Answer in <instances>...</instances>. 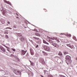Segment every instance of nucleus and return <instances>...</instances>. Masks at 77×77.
I'll return each instance as SVG.
<instances>
[{
  "mask_svg": "<svg viewBox=\"0 0 77 77\" xmlns=\"http://www.w3.org/2000/svg\"><path fill=\"white\" fill-rule=\"evenodd\" d=\"M43 48L46 51H50V48L48 47V46H47L46 45H44L43 46Z\"/></svg>",
  "mask_w": 77,
  "mask_h": 77,
  "instance_id": "obj_1",
  "label": "nucleus"
},
{
  "mask_svg": "<svg viewBox=\"0 0 77 77\" xmlns=\"http://www.w3.org/2000/svg\"><path fill=\"white\" fill-rule=\"evenodd\" d=\"M29 50L30 51V53L31 55H32V56L34 55L35 53H34V51H33V49H32V48H30Z\"/></svg>",
  "mask_w": 77,
  "mask_h": 77,
  "instance_id": "obj_2",
  "label": "nucleus"
},
{
  "mask_svg": "<svg viewBox=\"0 0 77 77\" xmlns=\"http://www.w3.org/2000/svg\"><path fill=\"white\" fill-rule=\"evenodd\" d=\"M47 38H48L49 39H52V40H56L57 41H59V40L57 39V38L55 37H53V38H50V37H48V36H47Z\"/></svg>",
  "mask_w": 77,
  "mask_h": 77,
  "instance_id": "obj_3",
  "label": "nucleus"
},
{
  "mask_svg": "<svg viewBox=\"0 0 77 77\" xmlns=\"http://www.w3.org/2000/svg\"><path fill=\"white\" fill-rule=\"evenodd\" d=\"M14 72L17 75H18V74H20L21 72L20 71H18L17 70H15L14 71Z\"/></svg>",
  "mask_w": 77,
  "mask_h": 77,
  "instance_id": "obj_4",
  "label": "nucleus"
},
{
  "mask_svg": "<svg viewBox=\"0 0 77 77\" xmlns=\"http://www.w3.org/2000/svg\"><path fill=\"white\" fill-rule=\"evenodd\" d=\"M69 58H71V57L69 55H67L66 56V59L67 61H68V62H69V61H70V59H69Z\"/></svg>",
  "mask_w": 77,
  "mask_h": 77,
  "instance_id": "obj_5",
  "label": "nucleus"
},
{
  "mask_svg": "<svg viewBox=\"0 0 77 77\" xmlns=\"http://www.w3.org/2000/svg\"><path fill=\"white\" fill-rule=\"evenodd\" d=\"M52 45L54 46L55 47H56V48H59V45L56 44V43H53Z\"/></svg>",
  "mask_w": 77,
  "mask_h": 77,
  "instance_id": "obj_6",
  "label": "nucleus"
},
{
  "mask_svg": "<svg viewBox=\"0 0 77 77\" xmlns=\"http://www.w3.org/2000/svg\"><path fill=\"white\" fill-rule=\"evenodd\" d=\"M26 51L23 50H22L21 51V55H24V54H26Z\"/></svg>",
  "mask_w": 77,
  "mask_h": 77,
  "instance_id": "obj_7",
  "label": "nucleus"
},
{
  "mask_svg": "<svg viewBox=\"0 0 77 77\" xmlns=\"http://www.w3.org/2000/svg\"><path fill=\"white\" fill-rule=\"evenodd\" d=\"M33 39H37V40H39V41L40 42H41V39H39V38L36 37H33Z\"/></svg>",
  "mask_w": 77,
  "mask_h": 77,
  "instance_id": "obj_8",
  "label": "nucleus"
},
{
  "mask_svg": "<svg viewBox=\"0 0 77 77\" xmlns=\"http://www.w3.org/2000/svg\"><path fill=\"white\" fill-rule=\"evenodd\" d=\"M0 48L1 50L3 51L4 52H5L6 51V50L5 49H4V48L2 46L0 47Z\"/></svg>",
  "mask_w": 77,
  "mask_h": 77,
  "instance_id": "obj_9",
  "label": "nucleus"
},
{
  "mask_svg": "<svg viewBox=\"0 0 77 77\" xmlns=\"http://www.w3.org/2000/svg\"><path fill=\"white\" fill-rule=\"evenodd\" d=\"M20 40L21 41L24 42L25 41V38L22 37L20 38Z\"/></svg>",
  "mask_w": 77,
  "mask_h": 77,
  "instance_id": "obj_10",
  "label": "nucleus"
},
{
  "mask_svg": "<svg viewBox=\"0 0 77 77\" xmlns=\"http://www.w3.org/2000/svg\"><path fill=\"white\" fill-rule=\"evenodd\" d=\"M35 34L36 36H41V35L40 34L38 33L37 32H35Z\"/></svg>",
  "mask_w": 77,
  "mask_h": 77,
  "instance_id": "obj_11",
  "label": "nucleus"
},
{
  "mask_svg": "<svg viewBox=\"0 0 77 77\" xmlns=\"http://www.w3.org/2000/svg\"><path fill=\"white\" fill-rule=\"evenodd\" d=\"M43 43L44 44H46L47 45H49V44H48V43L47 42H46V41H45L44 40H43Z\"/></svg>",
  "mask_w": 77,
  "mask_h": 77,
  "instance_id": "obj_12",
  "label": "nucleus"
},
{
  "mask_svg": "<svg viewBox=\"0 0 77 77\" xmlns=\"http://www.w3.org/2000/svg\"><path fill=\"white\" fill-rule=\"evenodd\" d=\"M48 41L51 43H53V41L50 39L48 40Z\"/></svg>",
  "mask_w": 77,
  "mask_h": 77,
  "instance_id": "obj_13",
  "label": "nucleus"
},
{
  "mask_svg": "<svg viewBox=\"0 0 77 77\" xmlns=\"http://www.w3.org/2000/svg\"><path fill=\"white\" fill-rule=\"evenodd\" d=\"M5 3H8V4L9 5H11V3L9 2H8L7 1H5Z\"/></svg>",
  "mask_w": 77,
  "mask_h": 77,
  "instance_id": "obj_14",
  "label": "nucleus"
},
{
  "mask_svg": "<svg viewBox=\"0 0 77 77\" xmlns=\"http://www.w3.org/2000/svg\"><path fill=\"white\" fill-rule=\"evenodd\" d=\"M42 53H44V54L45 56H46V55H47V54L46 53V52H45L44 51H42Z\"/></svg>",
  "mask_w": 77,
  "mask_h": 77,
  "instance_id": "obj_15",
  "label": "nucleus"
},
{
  "mask_svg": "<svg viewBox=\"0 0 77 77\" xmlns=\"http://www.w3.org/2000/svg\"><path fill=\"white\" fill-rule=\"evenodd\" d=\"M15 59L16 62H18V61H19V59H18V58H16Z\"/></svg>",
  "mask_w": 77,
  "mask_h": 77,
  "instance_id": "obj_16",
  "label": "nucleus"
},
{
  "mask_svg": "<svg viewBox=\"0 0 77 77\" xmlns=\"http://www.w3.org/2000/svg\"><path fill=\"white\" fill-rule=\"evenodd\" d=\"M35 48H38V47H39V45H36V44H35Z\"/></svg>",
  "mask_w": 77,
  "mask_h": 77,
  "instance_id": "obj_17",
  "label": "nucleus"
},
{
  "mask_svg": "<svg viewBox=\"0 0 77 77\" xmlns=\"http://www.w3.org/2000/svg\"><path fill=\"white\" fill-rule=\"evenodd\" d=\"M29 41H30V42H31L32 43V44H34V42H33V41L30 40Z\"/></svg>",
  "mask_w": 77,
  "mask_h": 77,
  "instance_id": "obj_18",
  "label": "nucleus"
},
{
  "mask_svg": "<svg viewBox=\"0 0 77 77\" xmlns=\"http://www.w3.org/2000/svg\"><path fill=\"white\" fill-rule=\"evenodd\" d=\"M63 53H64V54L65 55L66 54H68V52H63Z\"/></svg>",
  "mask_w": 77,
  "mask_h": 77,
  "instance_id": "obj_19",
  "label": "nucleus"
},
{
  "mask_svg": "<svg viewBox=\"0 0 77 77\" xmlns=\"http://www.w3.org/2000/svg\"><path fill=\"white\" fill-rule=\"evenodd\" d=\"M68 37L69 38H71V34H69L67 35Z\"/></svg>",
  "mask_w": 77,
  "mask_h": 77,
  "instance_id": "obj_20",
  "label": "nucleus"
},
{
  "mask_svg": "<svg viewBox=\"0 0 77 77\" xmlns=\"http://www.w3.org/2000/svg\"><path fill=\"white\" fill-rule=\"evenodd\" d=\"M58 54L59 56H62V53H58Z\"/></svg>",
  "mask_w": 77,
  "mask_h": 77,
  "instance_id": "obj_21",
  "label": "nucleus"
},
{
  "mask_svg": "<svg viewBox=\"0 0 77 77\" xmlns=\"http://www.w3.org/2000/svg\"><path fill=\"white\" fill-rule=\"evenodd\" d=\"M67 46L68 47H70V46H71V45L70 44H67Z\"/></svg>",
  "mask_w": 77,
  "mask_h": 77,
  "instance_id": "obj_22",
  "label": "nucleus"
},
{
  "mask_svg": "<svg viewBox=\"0 0 77 77\" xmlns=\"http://www.w3.org/2000/svg\"><path fill=\"white\" fill-rule=\"evenodd\" d=\"M12 29V28L10 27H7L5 28L6 29Z\"/></svg>",
  "mask_w": 77,
  "mask_h": 77,
  "instance_id": "obj_23",
  "label": "nucleus"
},
{
  "mask_svg": "<svg viewBox=\"0 0 77 77\" xmlns=\"http://www.w3.org/2000/svg\"><path fill=\"white\" fill-rule=\"evenodd\" d=\"M11 50L13 51H15L16 50L15 49H13V48H12Z\"/></svg>",
  "mask_w": 77,
  "mask_h": 77,
  "instance_id": "obj_24",
  "label": "nucleus"
},
{
  "mask_svg": "<svg viewBox=\"0 0 77 77\" xmlns=\"http://www.w3.org/2000/svg\"><path fill=\"white\" fill-rule=\"evenodd\" d=\"M48 77H53L51 75H50L48 76Z\"/></svg>",
  "mask_w": 77,
  "mask_h": 77,
  "instance_id": "obj_25",
  "label": "nucleus"
},
{
  "mask_svg": "<svg viewBox=\"0 0 77 77\" xmlns=\"http://www.w3.org/2000/svg\"><path fill=\"white\" fill-rule=\"evenodd\" d=\"M31 65H32V66H33V63L32 62L31 63Z\"/></svg>",
  "mask_w": 77,
  "mask_h": 77,
  "instance_id": "obj_26",
  "label": "nucleus"
},
{
  "mask_svg": "<svg viewBox=\"0 0 77 77\" xmlns=\"http://www.w3.org/2000/svg\"><path fill=\"white\" fill-rule=\"evenodd\" d=\"M13 27H14V28H17V27L16 26L14 25V26H13Z\"/></svg>",
  "mask_w": 77,
  "mask_h": 77,
  "instance_id": "obj_27",
  "label": "nucleus"
},
{
  "mask_svg": "<svg viewBox=\"0 0 77 77\" xmlns=\"http://www.w3.org/2000/svg\"><path fill=\"white\" fill-rule=\"evenodd\" d=\"M11 57H14V55H13V54H11Z\"/></svg>",
  "mask_w": 77,
  "mask_h": 77,
  "instance_id": "obj_28",
  "label": "nucleus"
},
{
  "mask_svg": "<svg viewBox=\"0 0 77 77\" xmlns=\"http://www.w3.org/2000/svg\"><path fill=\"white\" fill-rule=\"evenodd\" d=\"M74 39L75 40V41H77V39H76V38H74Z\"/></svg>",
  "mask_w": 77,
  "mask_h": 77,
  "instance_id": "obj_29",
  "label": "nucleus"
},
{
  "mask_svg": "<svg viewBox=\"0 0 77 77\" xmlns=\"http://www.w3.org/2000/svg\"><path fill=\"white\" fill-rule=\"evenodd\" d=\"M34 31H36V32H38V31H37V30H36V29H34Z\"/></svg>",
  "mask_w": 77,
  "mask_h": 77,
  "instance_id": "obj_30",
  "label": "nucleus"
},
{
  "mask_svg": "<svg viewBox=\"0 0 77 77\" xmlns=\"http://www.w3.org/2000/svg\"><path fill=\"white\" fill-rule=\"evenodd\" d=\"M29 56V54H27L26 55V56H27V57H28V56Z\"/></svg>",
  "mask_w": 77,
  "mask_h": 77,
  "instance_id": "obj_31",
  "label": "nucleus"
},
{
  "mask_svg": "<svg viewBox=\"0 0 77 77\" xmlns=\"http://www.w3.org/2000/svg\"><path fill=\"white\" fill-rule=\"evenodd\" d=\"M69 47H70V48H73V47H72L71 46V45Z\"/></svg>",
  "mask_w": 77,
  "mask_h": 77,
  "instance_id": "obj_32",
  "label": "nucleus"
},
{
  "mask_svg": "<svg viewBox=\"0 0 77 77\" xmlns=\"http://www.w3.org/2000/svg\"><path fill=\"white\" fill-rule=\"evenodd\" d=\"M41 60L42 61V62H44V60L43 59H42Z\"/></svg>",
  "mask_w": 77,
  "mask_h": 77,
  "instance_id": "obj_33",
  "label": "nucleus"
},
{
  "mask_svg": "<svg viewBox=\"0 0 77 77\" xmlns=\"http://www.w3.org/2000/svg\"><path fill=\"white\" fill-rule=\"evenodd\" d=\"M30 76H32L33 75L32 74H31V75H29V76H30Z\"/></svg>",
  "mask_w": 77,
  "mask_h": 77,
  "instance_id": "obj_34",
  "label": "nucleus"
},
{
  "mask_svg": "<svg viewBox=\"0 0 77 77\" xmlns=\"http://www.w3.org/2000/svg\"><path fill=\"white\" fill-rule=\"evenodd\" d=\"M8 23L9 24H10V22H8Z\"/></svg>",
  "mask_w": 77,
  "mask_h": 77,
  "instance_id": "obj_35",
  "label": "nucleus"
},
{
  "mask_svg": "<svg viewBox=\"0 0 77 77\" xmlns=\"http://www.w3.org/2000/svg\"><path fill=\"white\" fill-rule=\"evenodd\" d=\"M63 33H61V34H60V35H63Z\"/></svg>",
  "mask_w": 77,
  "mask_h": 77,
  "instance_id": "obj_36",
  "label": "nucleus"
},
{
  "mask_svg": "<svg viewBox=\"0 0 77 77\" xmlns=\"http://www.w3.org/2000/svg\"><path fill=\"white\" fill-rule=\"evenodd\" d=\"M6 33L7 34H8V32H6Z\"/></svg>",
  "mask_w": 77,
  "mask_h": 77,
  "instance_id": "obj_37",
  "label": "nucleus"
},
{
  "mask_svg": "<svg viewBox=\"0 0 77 77\" xmlns=\"http://www.w3.org/2000/svg\"><path fill=\"white\" fill-rule=\"evenodd\" d=\"M59 53H62L61 52V51H59Z\"/></svg>",
  "mask_w": 77,
  "mask_h": 77,
  "instance_id": "obj_38",
  "label": "nucleus"
},
{
  "mask_svg": "<svg viewBox=\"0 0 77 77\" xmlns=\"http://www.w3.org/2000/svg\"><path fill=\"white\" fill-rule=\"evenodd\" d=\"M2 13H3V14H4H4H5V13H4V12H3Z\"/></svg>",
  "mask_w": 77,
  "mask_h": 77,
  "instance_id": "obj_39",
  "label": "nucleus"
},
{
  "mask_svg": "<svg viewBox=\"0 0 77 77\" xmlns=\"http://www.w3.org/2000/svg\"><path fill=\"white\" fill-rule=\"evenodd\" d=\"M29 61L31 63H32V61H31L30 60H29Z\"/></svg>",
  "mask_w": 77,
  "mask_h": 77,
  "instance_id": "obj_40",
  "label": "nucleus"
},
{
  "mask_svg": "<svg viewBox=\"0 0 77 77\" xmlns=\"http://www.w3.org/2000/svg\"><path fill=\"white\" fill-rule=\"evenodd\" d=\"M5 46V47H6V48H7V47H8L7 46Z\"/></svg>",
  "mask_w": 77,
  "mask_h": 77,
  "instance_id": "obj_41",
  "label": "nucleus"
},
{
  "mask_svg": "<svg viewBox=\"0 0 77 77\" xmlns=\"http://www.w3.org/2000/svg\"><path fill=\"white\" fill-rule=\"evenodd\" d=\"M44 10H45V11H46V9H44Z\"/></svg>",
  "mask_w": 77,
  "mask_h": 77,
  "instance_id": "obj_42",
  "label": "nucleus"
},
{
  "mask_svg": "<svg viewBox=\"0 0 77 77\" xmlns=\"http://www.w3.org/2000/svg\"><path fill=\"white\" fill-rule=\"evenodd\" d=\"M7 26H8V24H7Z\"/></svg>",
  "mask_w": 77,
  "mask_h": 77,
  "instance_id": "obj_43",
  "label": "nucleus"
},
{
  "mask_svg": "<svg viewBox=\"0 0 77 77\" xmlns=\"http://www.w3.org/2000/svg\"><path fill=\"white\" fill-rule=\"evenodd\" d=\"M4 33H5V34H6V33H5V32H4Z\"/></svg>",
  "mask_w": 77,
  "mask_h": 77,
  "instance_id": "obj_44",
  "label": "nucleus"
},
{
  "mask_svg": "<svg viewBox=\"0 0 77 77\" xmlns=\"http://www.w3.org/2000/svg\"><path fill=\"white\" fill-rule=\"evenodd\" d=\"M6 36H8V35H6Z\"/></svg>",
  "mask_w": 77,
  "mask_h": 77,
  "instance_id": "obj_45",
  "label": "nucleus"
},
{
  "mask_svg": "<svg viewBox=\"0 0 77 77\" xmlns=\"http://www.w3.org/2000/svg\"><path fill=\"white\" fill-rule=\"evenodd\" d=\"M67 65H68V64L67 63Z\"/></svg>",
  "mask_w": 77,
  "mask_h": 77,
  "instance_id": "obj_46",
  "label": "nucleus"
}]
</instances>
